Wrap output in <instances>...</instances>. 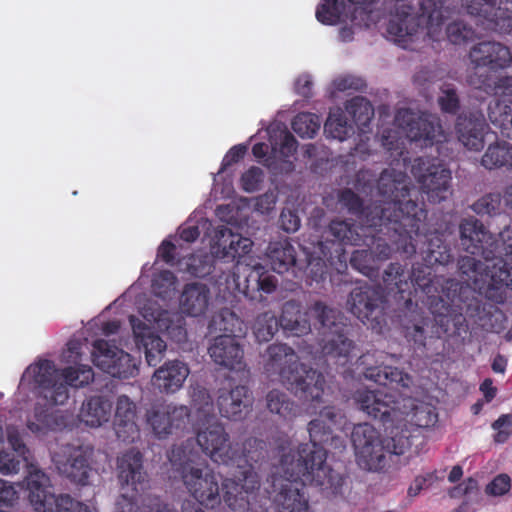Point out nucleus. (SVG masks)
Here are the masks:
<instances>
[{
  "label": "nucleus",
  "instance_id": "nucleus-35",
  "mask_svg": "<svg viewBox=\"0 0 512 512\" xmlns=\"http://www.w3.org/2000/svg\"><path fill=\"white\" fill-rule=\"evenodd\" d=\"M210 289L202 283H188L180 296V307L184 314L198 317L208 309Z\"/></svg>",
  "mask_w": 512,
  "mask_h": 512
},
{
  "label": "nucleus",
  "instance_id": "nucleus-38",
  "mask_svg": "<svg viewBox=\"0 0 512 512\" xmlns=\"http://www.w3.org/2000/svg\"><path fill=\"white\" fill-rule=\"evenodd\" d=\"M144 318L152 323L154 327L162 333L167 334L169 337H177L181 341L186 337V329L180 323H175L174 318L180 322V317L168 310L159 307L144 308Z\"/></svg>",
  "mask_w": 512,
  "mask_h": 512
},
{
  "label": "nucleus",
  "instance_id": "nucleus-52",
  "mask_svg": "<svg viewBox=\"0 0 512 512\" xmlns=\"http://www.w3.org/2000/svg\"><path fill=\"white\" fill-rule=\"evenodd\" d=\"M176 277L169 270L160 271L152 279L153 293L162 299H168L175 291Z\"/></svg>",
  "mask_w": 512,
  "mask_h": 512
},
{
  "label": "nucleus",
  "instance_id": "nucleus-27",
  "mask_svg": "<svg viewBox=\"0 0 512 512\" xmlns=\"http://www.w3.org/2000/svg\"><path fill=\"white\" fill-rule=\"evenodd\" d=\"M208 352L217 365L226 369L240 371L245 367L243 347L238 339L231 335L215 337Z\"/></svg>",
  "mask_w": 512,
  "mask_h": 512
},
{
  "label": "nucleus",
  "instance_id": "nucleus-58",
  "mask_svg": "<svg viewBox=\"0 0 512 512\" xmlns=\"http://www.w3.org/2000/svg\"><path fill=\"white\" fill-rule=\"evenodd\" d=\"M264 172L260 167L252 166L241 176V187L246 192H255L260 188Z\"/></svg>",
  "mask_w": 512,
  "mask_h": 512
},
{
  "label": "nucleus",
  "instance_id": "nucleus-7",
  "mask_svg": "<svg viewBox=\"0 0 512 512\" xmlns=\"http://www.w3.org/2000/svg\"><path fill=\"white\" fill-rule=\"evenodd\" d=\"M196 457L189 444L174 445L168 454L171 465L180 474L189 495L199 504L214 508L223 499L219 475L205 460L197 461Z\"/></svg>",
  "mask_w": 512,
  "mask_h": 512
},
{
  "label": "nucleus",
  "instance_id": "nucleus-12",
  "mask_svg": "<svg viewBox=\"0 0 512 512\" xmlns=\"http://www.w3.org/2000/svg\"><path fill=\"white\" fill-rule=\"evenodd\" d=\"M312 312L323 330V354L341 361L340 364L344 365L354 348V343L346 335V324L343 322L342 313L320 301L314 303Z\"/></svg>",
  "mask_w": 512,
  "mask_h": 512
},
{
  "label": "nucleus",
  "instance_id": "nucleus-57",
  "mask_svg": "<svg viewBox=\"0 0 512 512\" xmlns=\"http://www.w3.org/2000/svg\"><path fill=\"white\" fill-rule=\"evenodd\" d=\"M35 418L37 422L29 421L27 427L33 433H45L55 425V418L52 413L44 408H35Z\"/></svg>",
  "mask_w": 512,
  "mask_h": 512
},
{
  "label": "nucleus",
  "instance_id": "nucleus-2",
  "mask_svg": "<svg viewBox=\"0 0 512 512\" xmlns=\"http://www.w3.org/2000/svg\"><path fill=\"white\" fill-rule=\"evenodd\" d=\"M427 217L424 201L408 198L403 202L401 212L391 211V221L399 222L397 232L383 226L367 227L357 226L345 220H333L329 224L328 234L335 237L334 241L320 244L322 254L329 261L338 258L345 259L344 245L366 246L372 252L376 261H385L392 255L393 248L402 256L409 258L417 251V238L420 236V224Z\"/></svg>",
  "mask_w": 512,
  "mask_h": 512
},
{
  "label": "nucleus",
  "instance_id": "nucleus-4",
  "mask_svg": "<svg viewBox=\"0 0 512 512\" xmlns=\"http://www.w3.org/2000/svg\"><path fill=\"white\" fill-rule=\"evenodd\" d=\"M377 188L382 199L370 205L364 206L363 200L350 188L339 192L338 202L359 219V226L369 228L386 223L387 229L397 232L399 222L395 219L391 221V211L401 212L403 202L412 197L407 176L403 172L384 170L378 179Z\"/></svg>",
  "mask_w": 512,
  "mask_h": 512
},
{
  "label": "nucleus",
  "instance_id": "nucleus-36",
  "mask_svg": "<svg viewBox=\"0 0 512 512\" xmlns=\"http://www.w3.org/2000/svg\"><path fill=\"white\" fill-rule=\"evenodd\" d=\"M363 375L366 379L378 385L392 389L408 388L412 383V378L408 373H405L397 367L384 365L383 363L366 367Z\"/></svg>",
  "mask_w": 512,
  "mask_h": 512
},
{
  "label": "nucleus",
  "instance_id": "nucleus-53",
  "mask_svg": "<svg viewBox=\"0 0 512 512\" xmlns=\"http://www.w3.org/2000/svg\"><path fill=\"white\" fill-rule=\"evenodd\" d=\"M381 142L382 146L390 152V157H392L393 160H399L402 158L404 162L406 161L404 154L407 152L404 145V140L399 136L398 131L393 129L383 130L381 135Z\"/></svg>",
  "mask_w": 512,
  "mask_h": 512
},
{
  "label": "nucleus",
  "instance_id": "nucleus-11",
  "mask_svg": "<svg viewBox=\"0 0 512 512\" xmlns=\"http://www.w3.org/2000/svg\"><path fill=\"white\" fill-rule=\"evenodd\" d=\"M460 244L464 251L471 255L480 256L486 261L504 255L512 262V227L506 226L500 233L501 245L492 233L486 229L482 221L469 216L459 224Z\"/></svg>",
  "mask_w": 512,
  "mask_h": 512
},
{
  "label": "nucleus",
  "instance_id": "nucleus-48",
  "mask_svg": "<svg viewBox=\"0 0 512 512\" xmlns=\"http://www.w3.org/2000/svg\"><path fill=\"white\" fill-rule=\"evenodd\" d=\"M324 132L328 137L343 141L353 132V127L348 123L343 111L331 112L324 124Z\"/></svg>",
  "mask_w": 512,
  "mask_h": 512
},
{
  "label": "nucleus",
  "instance_id": "nucleus-56",
  "mask_svg": "<svg viewBox=\"0 0 512 512\" xmlns=\"http://www.w3.org/2000/svg\"><path fill=\"white\" fill-rule=\"evenodd\" d=\"M6 436L9 445L13 452L21 457L25 462H28L30 451L22 439L20 430L14 425L6 426Z\"/></svg>",
  "mask_w": 512,
  "mask_h": 512
},
{
  "label": "nucleus",
  "instance_id": "nucleus-15",
  "mask_svg": "<svg viewBox=\"0 0 512 512\" xmlns=\"http://www.w3.org/2000/svg\"><path fill=\"white\" fill-rule=\"evenodd\" d=\"M385 304L382 288L367 283L354 287L347 300L349 311L378 333L387 325Z\"/></svg>",
  "mask_w": 512,
  "mask_h": 512
},
{
  "label": "nucleus",
  "instance_id": "nucleus-45",
  "mask_svg": "<svg viewBox=\"0 0 512 512\" xmlns=\"http://www.w3.org/2000/svg\"><path fill=\"white\" fill-rule=\"evenodd\" d=\"M266 402L269 411L284 420H291L298 414V405L286 393L278 389L269 391Z\"/></svg>",
  "mask_w": 512,
  "mask_h": 512
},
{
  "label": "nucleus",
  "instance_id": "nucleus-6",
  "mask_svg": "<svg viewBox=\"0 0 512 512\" xmlns=\"http://www.w3.org/2000/svg\"><path fill=\"white\" fill-rule=\"evenodd\" d=\"M344 424V415L335 406H325L308 423L310 442L302 443L294 456L296 468L293 476H304L306 480L323 484L331 478L332 470L326 464L327 452L324 443L333 440L335 430H340Z\"/></svg>",
  "mask_w": 512,
  "mask_h": 512
},
{
  "label": "nucleus",
  "instance_id": "nucleus-19",
  "mask_svg": "<svg viewBox=\"0 0 512 512\" xmlns=\"http://www.w3.org/2000/svg\"><path fill=\"white\" fill-rule=\"evenodd\" d=\"M91 357L96 367L112 377L127 379L138 373L136 360L104 339L94 341Z\"/></svg>",
  "mask_w": 512,
  "mask_h": 512
},
{
  "label": "nucleus",
  "instance_id": "nucleus-22",
  "mask_svg": "<svg viewBox=\"0 0 512 512\" xmlns=\"http://www.w3.org/2000/svg\"><path fill=\"white\" fill-rule=\"evenodd\" d=\"M469 59L474 68H487L497 72L512 63V53L506 45L496 41H482L470 49Z\"/></svg>",
  "mask_w": 512,
  "mask_h": 512
},
{
  "label": "nucleus",
  "instance_id": "nucleus-26",
  "mask_svg": "<svg viewBox=\"0 0 512 512\" xmlns=\"http://www.w3.org/2000/svg\"><path fill=\"white\" fill-rule=\"evenodd\" d=\"M29 501L36 512L58 509V497L51 492L50 479L41 470L31 467L26 478Z\"/></svg>",
  "mask_w": 512,
  "mask_h": 512
},
{
  "label": "nucleus",
  "instance_id": "nucleus-13",
  "mask_svg": "<svg viewBox=\"0 0 512 512\" xmlns=\"http://www.w3.org/2000/svg\"><path fill=\"white\" fill-rule=\"evenodd\" d=\"M267 456V444L265 454L258 461H242L235 465L239 469L237 479H226L222 482L223 501L233 512H250L251 496L259 490L261 479L256 468L260 467Z\"/></svg>",
  "mask_w": 512,
  "mask_h": 512
},
{
  "label": "nucleus",
  "instance_id": "nucleus-62",
  "mask_svg": "<svg viewBox=\"0 0 512 512\" xmlns=\"http://www.w3.org/2000/svg\"><path fill=\"white\" fill-rule=\"evenodd\" d=\"M56 512H97L88 505L73 499L70 495H60L58 497V509Z\"/></svg>",
  "mask_w": 512,
  "mask_h": 512
},
{
  "label": "nucleus",
  "instance_id": "nucleus-40",
  "mask_svg": "<svg viewBox=\"0 0 512 512\" xmlns=\"http://www.w3.org/2000/svg\"><path fill=\"white\" fill-rule=\"evenodd\" d=\"M266 256L273 271L279 274L296 266V250L288 239L270 242Z\"/></svg>",
  "mask_w": 512,
  "mask_h": 512
},
{
  "label": "nucleus",
  "instance_id": "nucleus-33",
  "mask_svg": "<svg viewBox=\"0 0 512 512\" xmlns=\"http://www.w3.org/2000/svg\"><path fill=\"white\" fill-rule=\"evenodd\" d=\"M409 271L398 262L390 263L383 271L382 280L388 293L404 300L406 307L410 309L412 301V282L408 281Z\"/></svg>",
  "mask_w": 512,
  "mask_h": 512
},
{
  "label": "nucleus",
  "instance_id": "nucleus-1",
  "mask_svg": "<svg viewBox=\"0 0 512 512\" xmlns=\"http://www.w3.org/2000/svg\"><path fill=\"white\" fill-rule=\"evenodd\" d=\"M457 266L465 285L455 279L445 280L442 294L429 302L432 317L415 314L407 323H403L404 337L415 351L423 350L427 340L438 339L444 334L460 335L466 332L468 318L484 329L497 331L491 320L493 317H503V314L494 304L483 302L473 295L474 292L482 295L486 289L488 266L472 256L460 257Z\"/></svg>",
  "mask_w": 512,
  "mask_h": 512
},
{
  "label": "nucleus",
  "instance_id": "nucleus-50",
  "mask_svg": "<svg viewBox=\"0 0 512 512\" xmlns=\"http://www.w3.org/2000/svg\"><path fill=\"white\" fill-rule=\"evenodd\" d=\"M291 126L301 138H313L320 129V119L314 113L302 112L295 116Z\"/></svg>",
  "mask_w": 512,
  "mask_h": 512
},
{
  "label": "nucleus",
  "instance_id": "nucleus-54",
  "mask_svg": "<svg viewBox=\"0 0 512 512\" xmlns=\"http://www.w3.org/2000/svg\"><path fill=\"white\" fill-rule=\"evenodd\" d=\"M445 34L450 43L461 45L472 40L475 32L471 26L463 21H453L447 25Z\"/></svg>",
  "mask_w": 512,
  "mask_h": 512
},
{
  "label": "nucleus",
  "instance_id": "nucleus-41",
  "mask_svg": "<svg viewBox=\"0 0 512 512\" xmlns=\"http://www.w3.org/2000/svg\"><path fill=\"white\" fill-rule=\"evenodd\" d=\"M503 288H512V267L504 263L500 267L494 266L492 273H489V279L486 289L482 295L495 303H502L504 300Z\"/></svg>",
  "mask_w": 512,
  "mask_h": 512
},
{
  "label": "nucleus",
  "instance_id": "nucleus-55",
  "mask_svg": "<svg viewBox=\"0 0 512 512\" xmlns=\"http://www.w3.org/2000/svg\"><path fill=\"white\" fill-rule=\"evenodd\" d=\"M438 105L443 113L456 115L460 109L457 90L451 85H445L438 97Z\"/></svg>",
  "mask_w": 512,
  "mask_h": 512
},
{
  "label": "nucleus",
  "instance_id": "nucleus-16",
  "mask_svg": "<svg viewBox=\"0 0 512 512\" xmlns=\"http://www.w3.org/2000/svg\"><path fill=\"white\" fill-rule=\"evenodd\" d=\"M411 173L429 202L437 204L451 195V171L440 162L417 157L412 162Z\"/></svg>",
  "mask_w": 512,
  "mask_h": 512
},
{
  "label": "nucleus",
  "instance_id": "nucleus-9",
  "mask_svg": "<svg viewBox=\"0 0 512 512\" xmlns=\"http://www.w3.org/2000/svg\"><path fill=\"white\" fill-rule=\"evenodd\" d=\"M197 444L214 463L226 466L240 465L244 461H258L265 454V441L248 438L242 447L230 441L224 425L218 421L200 429L196 435Z\"/></svg>",
  "mask_w": 512,
  "mask_h": 512
},
{
  "label": "nucleus",
  "instance_id": "nucleus-24",
  "mask_svg": "<svg viewBox=\"0 0 512 512\" xmlns=\"http://www.w3.org/2000/svg\"><path fill=\"white\" fill-rule=\"evenodd\" d=\"M349 4L355 6L353 12L347 11V5L344 0H322L316 8V19L324 25H336L343 20L355 22L356 13L367 15L370 6L375 0H347Z\"/></svg>",
  "mask_w": 512,
  "mask_h": 512
},
{
  "label": "nucleus",
  "instance_id": "nucleus-3",
  "mask_svg": "<svg viewBox=\"0 0 512 512\" xmlns=\"http://www.w3.org/2000/svg\"><path fill=\"white\" fill-rule=\"evenodd\" d=\"M355 400L362 411L379 420L386 431L390 430V436L381 439L371 424L360 423L351 434L358 465L368 471H382L388 465V456L403 455L411 446L410 432L401 428L407 421L406 413L401 410L399 395L395 392L358 390Z\"/></svg>",
  "mask_w": 512,
  "mask_h": 512
},
{
  "label": "nucleus",
  "instance_id": "nucleus-14",
  "mask_svg": "<svg viewBox=\"0 0 512 512\" xmlns=\"http://www.w3.org/2000/svg\"><path fill=\"white\" fill-rule=\"evenodd\" d=\"M281 469L284 472L285 479L279 483V491L273 498V508L275 512H308L309 503L304 493L303 487L306 483L314 486H325L330 484L327 478L323 484H317L304 479V476H293V468H296L294 456L282 455L280 460Z\"/></svg>",
  "mask_w": 512,
  "mask_h": 512
},
{
  "label": "nucleus",
  "instance_id": "nucleus-8",
  "mask_svg": "<svg viewBox=\"0 0 512 512\" xmlns=\"http://www.w3.org/2000/svg\"><path fill=\"white\" fill-rule=\"evenodd\" d=\"M411 5H400L387 24V33L392 40L399 44H405L419 29H425L428 37L433 41H439L442 36V28L449 15L448 7L444 0H420L419 14H413Z\"/></svg>",
  "mask_w": 512,
  "mask_h": 512
},
{
  "label": "nucleus",
  "instance_id": "nucleus-30",
  "mask_svg": "<svg viewBox=\"0 0 512 512\" xmlns=\"http://www.w3.org/2000/svg\"><path fill=\"white\" fill-rule=\"evenodd\" d=\"M117 469L121 486L131 487L133 491H137L138 486L147 479L143 454L135 448L129 449L118 459Z\"/></svg>",
  "mask_w": 512,
  "mask_h": 512
},
{
  "label": "nucleus",
  "instance_id": "nucleus-28",
  "mask_svg": "<svg viewBox=\"0 0 512 512\" xmlns=\"http://www.w3.org/2000/svg\"><path fill=\"white\" fill-rule=\"evenodd\" d=\"M136 404L126 395L117 398L113 428L118 439L133 443L140 437V430L136 423Z\"/></svg>",
  "mask_w": 512,
  "mask_h": 512
},
{
  "label": "nucleus",
  "instance_id": "nucleus-49",
  "mask_svg": "<svg viewBox=\"0 0 512 512\" xmlns=\"http://www.w3.org/2000/svg\"><path fill=\"white\" fill-rule=\"evenodd\" d=\"M471 209L479 216L494 217L503 211L502 196L498 192L487 193L476 200Z\"/></svg>",
  "mask_w": 512,
  "mask_h": 512
},
{
  "label": "nucleus",
  "instance_id": "nucleus-59",
  "mask_svg": "<svg viewBox=\"0 0 512 512\" xmlns=\"http://www.w3.org/2000/svg\"><path fill=\"white\" fill-rule=\"evenodd\" d=\"M24 462L14 452H9L3 447L0 449V473L3 475L16 474L20 470L21 463Z\"/></svg>",
  "mask_w": 512,
  "mask_h": 512
},
{
  "label": "nucleus",
  "instance_id": "nucleus-47",
  "mask_svg": "<svg viewBox=\"0 0 512 512\" xmlns=\"http://www.w3.org/2000/svg\"><path fill=\"white\" fill-rule=\"evenodd\" d=\"M433 272L434 267L424 261L413 264L408 278L412 282V293L420 289L425 294H430L433 288Z\"/></svg>",
  "mask_w": 512,
  "mask_h": 512
},
{
  "label": "nucleus",
  "instance_id": "nucleus-31",
  "mask_svg": "<svg viewBox=\"0 0 512 512\" xmlns=\"http://www.w3.org/2000/svg\"><path fill=\"white\" fill-rule=\"evenodd\" d=\"M189 373V367L184 362L168 361L154 372L152 383L161 392L175 393L183 386Z\"/></svg>",
  "mask_w": 512,
  "mask_h": 512
},
{
  "label": "nucleus",
  "instance_id": "nucleus-21",
  "mask_svg": "<svg viewBox=\"0 0 512 512\" xmlns=\"http://www.w3.org/2000/svg\"><path fill=\"white\" fill-rule=\"evenodd\" d=\"M53 461L58 472L78 485L88 484L91 472L90 454L82 446L64 445L55 453Z\"/></svg>",
  "mask_w": 512,
  "mask_h": 512
},
{
  "label": "nucleus",
  "instance_id": "nucleus-25",
  "mask_svg": "<svg viewBox=\"0 0 512 512\" xmlns=\"http://www.w3.org/2000/svg\"><path fill=\"white\" fill-rule=\"evenodd\" d=\"M129 322L135 342L139 348H143L148 365L157 366L164 358L167 348L166 342L138 317L131 315Z\"/></svg>",
  "mask_w": 512,
  "mask_h": 512
},
{
  "label": "nucleus",
  "instance_id": "nucleus-46",
  "mask_svg": "<svg viewBox=\"0 0 512 512\" xmlns=\"http://www.w3.org/2000/svg\"><path fill=\"white\" fill-rule=\"evenodd\" d=\"M279 328L278 318L271 311L257 315L252 326L253 334L259 343L269 342Z\"/></svg>",
  "mask_w": 512,
  "mask_h": 512
},
{
  "label": "nucleus",
  "instance_id": "nucleus-39",
  "mask_svg": "<svg viewBox=\"0 0 512 512\" xmlns=\"http://www.w3.org/2000/svg\"><path fill=\"white\" fill-rule=\"evenodd\" d=\"M112 403L104 396H92L83 402L79 417L90 427H100L111 418Z\"/></svg>",
  "mask_w": 512,
  "mask_h": 512
},
{
  "label": "nucleus",
  "instance_id": "nucleus-29",
  "mask_svg": "<svg viewBox=\"0 0 512 512\" xmlns=\"http://www.w3.org/2000/svg\"><path fill=\"white\" fill-rule=\"evenodd\" d=\"M252 404V394L244 385L236 386L230 391H221L217 398L220 415L234 421L244 418Z\"/></svg>",
  "mask_w": 512,
  "mask_h": 512
},
{
  "label": "nucleus",
  "instance_id": "nucleus-5",
  "mask_svg": "<svg viewBox=\"0 0 512 512\" xmlns=\"http://www.w3.org/2000/svg\"><path fill=\"white\" fill-rule=\"evenodd\" d=\"M265 372L278 380L296 397L306 402H322L324 375L301 363L294 349L285 343H273L266 349Z\"/></svg>",
  "mask_w": 512,
  "mask_h": 512
},
{
  "label": "nucleus",
  "instance_id": "nucleus-10",
  "mask_svg": "<svg viewBox=\"0 0 512 512\" xmlns=\"http://www.w3.org/2000/svg\"><path fill=\"white\" fill-rule=\"evenodd\" d=\"M28 371L33 374L35 383L42 389L44 398L52 405H63L69 398V387L79 388L94 379L89 365L57 369L51 360H42L32 365Z\"/></svg>",
  "mask_w": 512,
  "mask_h": 512
},
{
  "label": "nucleus",
  "instance_id": "nucleus-63",
  "mask_svg": "<svg viewBox=\"0 0 512 512\" xmlns=\"http://www.w3.org/2000/svg\"><path fill=\"white\" fill-rule=\"evenodd\" d=\"M412 419L418 427L426 428L433 426L438 421V415L431 407H417Z\"/></svg>",
  "mask_w": 512,
  "mask_h": 512
},
{
  "label": "nucleus",
  "instance_id": "nucleus-61",
  "mask_svg": "<svg viewBox=\"0 0 512 512\" xmlns=\"http://www.w3.org/2000/svg\"><path fill=\"white\" fill-rule=\"evenodd\" d=\"M335 240V237H333V239H325V240H321L318 242V251H319V259L318 261H316V263L314 264L313 262H310L309 263V275L311 276L312 280L316 281V282H319L320 280H324L325 279V276H326V266L324 264V261H328L329 263L333 264L335 260H338L340 261L338 258H334L333 260H328L327 258L324 257V255L322 254V251H321V247H320V244L321 243H324V242H331V241H334Z\"/></svg>",
  "mask_w": 512,
  "mask_h": 512
},
{
  "label": "nucleus",
  "instance_id": "nucleus-64",
  "mask_svg": "<svg viewBox=\"0 0 512 512\" xmlns=\"http://www.w3.org/2000/svg\"><path fill=\"white\" fill-rule=\"evenodd\" d=\"M511 487V479L507 474L497 475L486 487V493L493 496L506 494Z\"/></svg>",
  "mask_w": 512,
  "mask_h": 512
},
{
  "label": "nucleus",
  "instance_id": "nucleus-44",
  "mask_svg": "<svg viewBox=\"0 0 512 512\" xmlns=\"http://www.w3.org/2000/svg\"><path fill=\"white\" fill-rule=\"evenodd\" d=\"M345 109L361 131H365L374 116L371 102L363 96H356L348 100Z\"/></svg>",
  "mask_w": 512,
  "mask_h": 512
},
{
  "label": "nucleus",
  "instance_id": "nucleus-18",
  "mask_svg": "<svg viewBox=\"0 0 512 512\" xmlns=\"http://www.w3.org/2000/svg\"><path fill=\"white\" fill-rule=\"evenodd\" d=\"M511 5L510 0H462V6L478 25L500 34L512 31Z\"/></svg>",
  "mask_w": 512,
  "mask_h": 512
},
{
  "label": "nucleus",
  "instance_id": "nucleus-32",
  "mask_svg": "<svg viewBox=\"0 0 512 512\" xmlns=\"http://www.w3.org/2000/svg\"><path fill=\"white\" fill-rule=\"evenodd\" d=\"M244 295L252 302L266 304L264 294L269 295L276 291L278 279L262 266H255L246 277Z\"/></svg>",
  "mask_w": 512,
  "mask_h": 512
},
{
  "label": "nucleus",
  "instance_id": "nucleus-42",
  "mask_svg": "<svg viewBox=\"0 0 512 512\" xmlns=\"http://www.w3.org/2000/svg\"><path fill=\"white\" fill-rule=\"evenodd\" d=\"M278 323L283 330L297 336L310 331V324L303 319L301 304L295 300H289L283 304Z\"/></svg>",
  "mask_w": 512,
  "mask_h": 512
},
{
  "label": "nucleus",
  "instance_id": "nucleus-51",
  "mask_svg": "<svg viewBox=\"0 0 512 512\" xmlns=\"http://www.w3.org/2000/svg\"><path fill=\"white\" fill-rule=\"evenodd\" d=\"M350 265L369 278L378 275L379 268L369 248L353 251Z\"/></svg>",
  "mask_w": 512,
  "mask_h": 512
},
{
  "label": "nucleus",
  "instance_id": "nucleus-17",
  "mask_svg": "<svg viewBox=\"0 0 512 512\" xmlns=\"http://www.w3.org/2000/svg\"><path fill=\"white\" fill-rule=\"evenodd\" d=\"M395 124L407 138L423 147H430L444 141L445 135L439 119L431 114L416 113L409 108H400L394 117Z\"/></svg>",
  "mask_w": 512,
  "mask_h": 512
},
{
  "label": "nucleus",
  "instance_id": "nucleus-23",
  "mask_svg": "<svg viewBox=\"0 0 512 512\" xmlns=\"http://www.w3.org/2000/svg\"><path fill=\"white\" fill-rule=\"evenodd\" d=\"M489 125L481 111L463 112L458 115L455 123V132L459 142L469 150L483 149L484 137Z\"/></svg>",
  "mask_w": 512,
  "mask_h": 512
},
{
  "label": "nucleus",
  "instance_id": "nucleus-34",
  "mask_svg": "<svg viewBox=\"0 0 512 512\" xmlns=\"http://www.w3.org/2000/svg\"><path fill=\"white\" fill-rule=\"evenodd\" d=\"M218 234L215 247L217 256L234 261L239 260L251 252L253 242L250 238L235 234L229 228L219 230Z\"/></svg>",
  "mask_w": 512,
  "mask_h": 512
},
{
  "label": "nucleus",
  "instance_id": "nucleus-43",
  "mask_svg": "<svg viewBox=\"0 0 512 512\" xmlns=\"http://www.w3.org/2000/svg\"><path fill=\"white\" fill-rule=\"evenodd\" d=\"M208 329L210 333L223 332L222 335H231L237 339L245 334L246 327L233 311L226 308L212 316Z\"/></svg>",
  "mask_w": 512,
  "mask_h": 512
},
{
  "label": "nucleus",
  "instance_id": "nucleus-60",
  "mask_svg": "<svg viewBox=\"0 0 512 512\" xmlns=\"http://www.w3.org/2000/svg\"><path fill=\"white\" fill-rule=\"evenodd\" d=\"M492 428L496 431L494 441L496 443H505L512 434V415L502 414L493 422Z\"/></svg>",
  "mask_w": 512,
  "mask_h": 512
},
{
  "label": "nucleus",
  "instance_id": "nucleus-37",
  "mask_svg": "<svg viewBox=\"0 0 512 512\" xmlns=\"http://www.w3.org/2000/svg\"><path fill=\"white\" fill-rule=\"evenodd\" d=\"M422 223L420 224V226ZM417 238V243L421 238L425 239L426 248L421 252L422 259L424 262L431 266H446L453 260L451 248L445 242L444 234L440 232H434L430 234H421Z\"/></svg>",
  "mask_w": 512,
  "mask_h": 512
},
{
  "label": "nucleus",
  "instance_id": "nucleus-20",
  "mask_svg": "<svg viewBox=\"0 0 512 512\" xmlns=\"http://www.w3.org/2000/svg\"><path fill=\"white\" fill-rule=\"evenodd\" d=\"M190 410L184 405L157 403L147 410V423L159 438H166L174 430L183 429L189 421Z\"/></svg>",
  "mask_w": 512,
  "mask_h": 512
}]
</instances>
